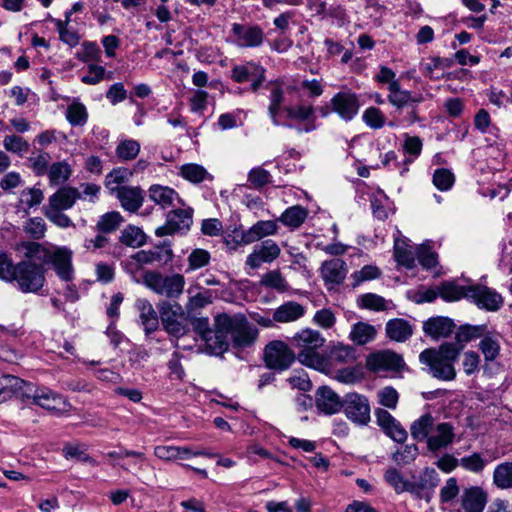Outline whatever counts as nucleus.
Segmentation results:
<instances>
[{"label":"nucleus","mask_w":512,"mask_h":512,"mask_svg":"<svg viewBox=\"0 0 512 512\" xmlns=\"http://www.w3.org/2000/svg\"><path fill=\"white\" fill-rule=\"evenodd\" d=\"M28 392L30 393L26 394L27 401H31L55 416L68 414L72 409V405L65 396L49 387L33 384L32 388L28 389Z\"/></svg>","instance_id":"8"},{"label":"nucleus","mask_w":512,"mask_h":512,"mask_svg":"<svg viewBox=\"0 0 512 512\" xmlns=\"http://www.w3.org/2000/svg\"><path fill=\"white\" fill-rule=\"evenodd\" d=\"M50 186H61L66 183L72 175V168L66 161L54 162L50 165L46 174Z\"/></svg>","instance_id":"40"},{"label":"nucleus","mask_w":512,"mask_h":512,"mask_svg":"<svg viewBox=\"0 0 512 512\" xmlns=\"http://www.w3.org/2000/svg\"><path fill=\"white\" fill-rule=\"evenodd\" d=\"M162 295L168 298H178L184 290L185 278L181 274L165 275Z\"/></svg>","instance_id":"49"},{"label":"nucleus","mask_w":512,"mask_h":512,"mask_svg":"<svg viewBox=\"0 0 512 512\" xmlns=\"http://www.w3.org/2000/svg\"><path fill=\"white\" fill-rule=\"evenodd\" d=\"M375 417L377 425L387 437L397 443H404L407 440V431L387 410L377 408L375 410Z\"/></svg>","instance_id":"22"},{"label":"nucleus","mask_w":512,"mask_h":512,"mask_svg":"<svg viewBox=\"0 0 512 512\" xmlns=\"http://www.w3.org/2000/svg\"><path fill=\"white\" fill-rule=\"evenodd\" d=\"M136 308L139 311V321L146 335L155 332L159 327V319L157 312L152 304L146 299H138Z\"/></svg>","instance_id":"32"},{"label":"nucleus","mask_w":512,"mask_h":512,"mask_svg":"<svg viewBox=\"0 0 512 512\" xmlns=\"http://www.w3.org/2000/svg\"><path fill=\"white\" fill-rule=\"evenodd\" d=\"M62 454L67 460L75 459L79 462L91 464L92 466L98 465L97 461L86 453V448L83 444L67 443L62 449Z\"/></svg>","instance_id":"50"},{"label":"nucleus","mask_w":512,"mask_h":512,"mask_svg":"<svg viewBox=\"0 0 512 512\" xmlns=\"http://www.w3.org/2000/svg\"><path fill=\"white\" fill-rule=\"evenodd\" d=\"M407 241V239H395L394 258L398 264L407 268H413L415 264V256Z\"/></svg>","instance_id":"43"},{"label":"nucleus","mask_w":512,"mask_h":512,"mask_svg":"<svg viewBox=\"0 0 512 512\" xmlns=\"http://www.w3.org/2000/svg\"><path fill=\"white\" fill-rule=\"evenodd\" d=\"M422 148L423 142L420 137L404 134L402 149L406 157L403 160V167L400 170V174L402 176L409 170V165L412 164L420 156Z\"/></svg>","instance_id":"37"},{"label":"nucleus","mask_w":512,"mask_h":512,"mask_svg":"<svg viewBox=\"0 0 512 512\" xmlns=\"http://www.w3.org/2000/svg\"><path fill=\"white\" fill-rule=\"evenodd\" d=\"M47 19L55 25V28L59 34V39L63 43L70 47H76L79 44L80 36L78 32L67 26L66 22H62L61 19L53 18L51 15H48Z\"/></svg>","instance_id":"47"},{"label":"nucleus","mask_w":512,"mask_h":512,"mask_svg":"<svg viewBox=\"0 0 512 512\" xmlns=\"http://www.w3.org/2000/svg\"><path fill=\"white\" fill-rule=\"evenodd\" d=\"M268 99V115L275 126L295 128L299 133L316 129L315 108L312 105H283L284 90L280 85L271 87Z\"/></svg>","instance_id":"2"},{"label":"nucleus","mask_w":512,"mask_h":512,"mask_svg":"<svg viewBox=\"0 0 512 512\" xmlns=\"http://www.w3.org/2000/svg\"><path fill=\"white\" fill-rule=\"evenodd\" d=\"M190 327L214 354L223 353L230 346L249 347L258 334L257 328L243 314H217L214 317V328L210 327L208 317H192L189 319Z\"/></svg>","instance_id":"1"},{"label":"nucleus","mask_w":512,"mask_h":512,"mask_svg":"<svg viewBox=\"0 0 512 512\" xmlns=\"http://www.w3.org/2000/svg\"><path fill=\"white\" fill-rule=\"evenodd\" d=\"M371 209L374 217L381 221L386 220L394 212L393 203L382 192L371 199Z\"/></svg>","instance_id":"44"},{"label":"nucleus","mask_w":512,"mask_h":512,"mask_svg":"<svg viewBox=\"0 0 512 512\" xmlns=\"http://www.w3.org/2000/svg\"><path fill=\"white\" fill-rule=\"evenodd\" d=\"M359 107L358 96L350 90L340 91L330 100V111L346 122L351 121L358 114Z\"/></svg>","instance_id":"18"},{"label":"nucleus","mask_w":512,"mask_h":512,"mask_svg":"<svg viewBox=\"0 0 512 512\" xmlns=\"http://www.w3.org/2000/svg\"><path fill=\"white\" fill-rule=\"evenodd\" d=\"M264 361L268 368L284 371L294 363L295 353L283 341H271L265 347Z\"/></svg>","instance_id":"11"},{"label":"nucleus","mask_w":512,"mask_h":512,"mask_svg":"<svg viewBox=\"0 0 512 512\" xmlns=\"http://www.w3.org/2000/svg\"><path fill=\"white\" fill-rule=\"evenodd\" d=\"M132 175L133 172H130L127 168H115L106 175L105 186L111 194H114L116 190L126 187L123 184L126 183Z\"/></svg>","instance_id":"45"},{"label":"nucleus","mask_w":512,"mask_h":512,"mask_svg":"<svg viewBox=\"0 0 512 512\" xmlns=\"http://www.w3.org/2000/svg\"><path fill=\"white\" fill-rule=\"evenodd\" d=\"M471 285H459L454 282H444L439 286V294L446 301H457L461 298L468 299V290Z\"/></svg>","instance_id":"46"},{"label":"nucleus","mask_w":512,"mask_h":512,"mask_svg":"<svg viewBox=\"0 0 512 512\" xmlns=\"http://www.w3.org/2000/svg\"><path fill=\"white\" fill-rule=\"evenodd\" d=\"M53 251L48 250L39 243H30L26 248V261H32L44 267V264H49Z\"/></svg>","instance_id":"53"},{"label":"nucleus","mask_w":512,"mask_h":512,"mask_svg":"<svg viewBox=\"0 0 512 512\" xmlns=\"http://www.w3.org/2000/svg\"><path fill=\"white\" fill-rule=\"evenodd\" d=\"M120 202L122 208L129 212H136L144 201L143 190L140 187L126 186L116 190L113 194Z\"/></svg>","instance_id":"29"},{"label":"nucleus","mask_w":512,"mask_h":512,"mask_svg":"<svg viewBox=\"0 0 512 512\" xmlns=\"http://www.w3.org/2000/svg\"><path fill=\"white\" fill-rule=\"evenodd\" d=\"M116 156L121 161L134 160L140 152V143L134 139H125L118 143Z\"/></svg>","instance_id":"57"},{"label":"nucleus","mask_w":512,"mask_h":512,"mask_svg":"<svg viewBox=\"0 0 512 512\" xmlns=\"http://www.w3.org/2000/svg\"><path fill=\"white\" fill-rule=\"evenodd\" d=\"M467 295L469 301L487 311H497L503 304V298L499 293L483 285L472 284Z\"/></svg>","instance_id":"19"},{"label":"nucleus","mask_w":512,"mask_h":512,"mask_svg":"<svg viewBox=\"0 0 512 512\" xmlns=\"http://www.w3.org/2000/svg\"><path fill=\"white\" fill-rule=\"evenodd\" d=\"M411 436L418 442L426 441L431 452L450 446L455 438V428L449 422H436L431 414H424L410 427Z\"/></svg>","instance_id":"3"},{"label":"nucleus","mask_w":512,"mask_h":512,"mask_svg":"<svg viewBox=\"0 0 512 512\" xmlns=\"http://www.w3.org/2000/svg\"><path fill=\"white\" fill-rule=\"evenodd\" d=\"M502 336L495 331L484 330L483 335L480 337L478 349L484 356L486 362L495 361L501 351Z\"/></svg>","instance_id":"30"},{"label":"nucleus","mask_w":512,"mask_h":512,"mask_svg":"<svg viewBox=\"0 0 512 512\" xmlns=\"http://www.w3.org/2000/svg\"><path fill=\"white\" fill-rule=\"evenodd\" d=\"M260 283L262 286L274 289L280 293L287 291L288 283L279 270H272L265 273Z\"/></svg>","instance_id":"60"},{"label":"nucleus","mask_w":512,"mask_h":512,"mask_svg":"<svg viewBox=\"0 0 512 512\" xmlns=\"http://www.w3.org/2000/svg\"><path fill=\"white\" fill-rule=\"evenodd\" d=\"M80 198L81 193L76 187H60L48 197L47 203L42 207V213L59 228L74 227V223L64 211L71 209Z\"/></svg>","instance_id":"5"},{"label":"nucleus","mask_w":512,"mask_h":512,"mask_svg":"<svg viewBox=\"0 0 512 512\" xmlns=\"http://www.w3.org/2000/svg\"><path fill=\"white\" fill-rule=\"evenodd\" d=\"M33 383L26 382L23 379L13 375H3L0 378V391L5 399L8 400L13 396L21 398L23 401H27V395L29 388H32Z\"/></svg>","instance_id":"25"},{"label":"nucleus","mask_w":512,"mask_h":512,"mask_svg":"<svg viewBox=\"0 0 512 512\" xmlns=\"http://www.w3.org/2000/svg\"><path fill=\"white\" fill-rule=\"evenodd\" d=\"M324 343L325 338L321 333L309 328L302 329L292 338V345L298 349L299 362L311 368H319L323 365V357L319 349Z\"/></svg>","instance_id":"7"},{"label":"nucleus","mask_w":512,"mask_h":512,"mask_svg":"<svg viewBox=\"0 0 512 512\" xmlns=\"http://www.w3.org/2000/svg\"><path fill=\"white\" fill-rule=\"evenodd\" d=\"M3 146L6 151L23 156L29 150V143L21 136L12 134L8 135L3 140Z\"/></svg>","instance_id":"63"},{"label":"nucleus","mask_w":512,"mask_h":512,"mask_svg":"<svg viewBox=\"0 0 512 512\" xmlns=\"http://www.w3.org/2000/svg\"><path fill=\"white\" fill-rule=\"evenodd\" d=\"M384 479L397 494L409 493L410 480L406 479L398 469L388 468L384 473Z\"/></svg>","instance_id":"54"},{"label":"nucleus","mask_w":512,"mask_h":512,"mask_svg":"<svg viewBox=\"0 0 512 512\" xmlns=\"http://www.w3.org/2000/svg\"><path fill=\"white\" fill-rule=\"evenodd\" d=\"M321 274L325 283L341 284L347 274V265L340 258L325 261L321 266Z\"/></svg>","instance_id":"34"},{"label":"nucleus","mask_w":512,"mask_h":512,"mask_svg":"<svg viewBox=\"0 0 512 512\" xmlns=\"http://www.w3.org/2000/svg\"><path fill=\"white\" fill-rule=\"evenodd\" d=\"M265 68L254 61L235 65L231 69V79L236 83L250 82L252 92H257L265 81Z\"/></svg>","instance_id":"16"},{"label":"nucleus","mask_w":512,"mask_h":512,"mask_svg":"<svg viewBox=\"0 0 512 512\" xmlns=\"http://www.w3.org/2000/svg\"><path fill=\"white\" fill-rule=\"evenodd\" d=\"M247 230L246 241L252 243L262 239L263 237L275 235L278 230L277 221L261 220L256 222Z\"/></svg>","instance_id":"39"},{"label":"nucleus","mask_w":512,"mask_h":512,"mask_svg":"<svg viewBox=\"0 0 512 512\" xmlns=\"http://www.w3.org/2000/svg\"><path fill=\"white\" fill-rule=\"evenodd\" d=\"M388 91L387 99L395 107V114L401 116L402 123L410 126L421 121L417 106L424 101L422 93L401 89L400 83H393L391 87H388Z\"/></svg>","instance_id":"6"},{"label":"nucleus","mask_w":512,"mask_h":512,"mask_svg":"<svg viewBox=\"0 0 512 512\" xmlns=\"http://www.w3.org/2000/svg\"><path fill=\"white\" fill-rule=\"evenodd\" d=\"M404 366L403 357L392 350L376 351L366 358V368L376 374L398 372Z\"/></svg>","instance_id":"13"},{"label":"nucleus","mask_w":512,"mask_h":512,"mask_svg":"<svg viewBox=\"0 0 512 512\" xmlns=\"http://www.w3.org/2000/svg\"><path fill=\"white\" fill-rule=\"evenodd\" d=\"M44 199V193L40 188L30 187L25 188L21 191L19 197V207L25 212H28L31 208L38 207Z\"/></svg>","instance_id":"48"},{"label":"nucleus","mask_w":512,"mask_h":512,"mask_svg":"<svg viewBox=\"0 0 512 512\" xmlns=\"http://www.w3.org/2000/svg\"><path fill=\"white\" fill-rule=\"evenodd\" d=\"M214 299V292L210 289H200L196 294L189 297L186 304L188 314L202 309L211 304Z\"/></svg>","instance_id":"56"},{"label":"nucleus","mask_w":512,"mask_h":512,"mask_svg":"<svg viewBox=\"0 0 512 512\" xmlns=\"http://www.w3.org/2000/svg\"><path fill=\"white\" fill-rule=\"evenodd\" d=\"M342 409L346 417L358 425H366L370 421V404L364 395L355 392L346 394Z\"/></svg>","instance_id":"15"},{"label":"nucleus","mask_w":512,"mask_h":512,"mask_svg":"<svg viewBox=\"0 0 512 512\" xmlns=\"http://www.w3.org/2000/svg\"><path fill=\"white\" fill-rule=\"evenodd\" d=\"M123 222V217L117 211L105 213L97 222V230L100 233H111L118 229Z\"/></svg>","instance_id":"61"},{"label":"nucleus","mask_w":512,"mask_h":512,"mask_svg":"<svg viewBox=\"0 0 512 512\" xmlns=\"http://www.w3.org/2000/svg\"><path fill=\"white\" fill-rule=\"evenodd\" d=\"M452 64V59L435 56L430 58L428 62L422 64L421 71L430 79H439V76L434 75V71L438 69L449 68L452 66Z\"/></svg>","instance_id":"62"},{"label":"nucleus","mask_w":512,"mask_h":512,"mask_svg":"<svg viewBox=\"0 0 512 512\" xmlns=\"http://www.w3.org/2000/svg\"><path fill=\"white\" fill-rule=\"evenodd\" d=\"M305 307L296 301H287L275 309L273 313L274 322L289 323L303 317Z\"/></svg>","instance_id":"36"},{"label":"nucleus","mask_w":512,"mask_h":512,"mask_svg":"<svg viewBox=\"0 0 512 512\" xmlns=\"http://www.w3.org/2000/svg\"><path fill=\"white\" fill-rule=\"evenodd\" d=\"M308 210L301 205H294L284 210L277 221L281 222L290 230L298 229L306 220Z\"/></svg>","instance_id":"38"},{"label":"nucleus","mask_w":512,"mask_h":512,"mask_svg":"<svg viewBox=\"0 0 512 512\" xmlns=\"http://www.w3.org/2000/svg\"><path fill=\"white\" fill-rule=\"evenodd\" d=\"M455 181L454 174L446 168H438L433 173V184L441 191H448Z\"/></svg>","instance_id":"64"},{"label":"nucleus","mask_w":512,"mask_h":512,"mask_svg":"<svg viewBox=\"0 0 512 512\" xmlns=\"http://www.w3.org/2000/svg\"><path fill=\"white\" fill-rule=\"evenodd\" d=\"M66 119L72 126H84L88 120V112L84 104L75 99L66 110Z\"/></svg>","instance_id":"51"},{"label":"nucleus","mask_w":512,"mask_h":512,"mask_svg":"<svg viewBox=\"0 0 512 512\" xmlns=\"http://www.w3.org/2000/svg\"><path fill=\"white\" fill-rule=\"evenodd\" d=\"M461 510L458 512H483L488 501L486 491L479 486L464 488L460 494Z\"/></svg>","instance_id":"23"},{"label":"nucleus","mask_w":512,"mask_h":512,"mask_svg":"<svg viewBox=\"0 0 512 512\" xmlns=\"http://www.w3.org/2000/svg\"><path fill=\"white\" fill-rule=\"evenodd\" d=\"M192 224V216L189 211L175 207L167 215L164 225L155 230L158 237L172 235L177 232L187 231Z\"/></svg>","instance_id":"21"},{"label":"nucleus","mask_w":512,"mask_h":512,"mask_svg":"<svg viewBox=\"0 0 512 512\" xmlns=\"http://www.w3.org/2000/svg\"><path fill=\"white\" fill-rule=\"evenodd\" d=\"M377 331L375 327L369 323L357 322L352 326L349 338L357 345H365L373 341Z\"/></svg>","instance_id":"42"},{"label":"nucleus","mask_w":512,"mask_h":512,"mask_svg":"<svg viewBox=\"0 0 512 512\" xmlns=\"http://www.w3.org/2000/svg\"><path fill=\"white\" fill-rule=\"evenodd\" d=\"M22 335V332L15 325L8 327L0 325V359L13 363L17 361L18 354L12 347L13 342Z\"/></svg>","instance_id":"24"},{"label":"nucleus","mask_w":512,"mask_h":512,"mask_svg":"<svg viewBox=\"0 0 512 512\" xmlns=\"http://www.w3.org/2000/svg\"><path fill=\"white\" fill-rule=\"evenodd\" d=\"M50 263L60 279L67 282L73 279L72 252L69 249L62 247L54 250Z\"/></svg>","instance_id":"26"},{"label":"nucleus","mask_w":512,"mask_h":512,"mask_svg":"<svg viewBox=\"0 0 512 512\" xmlns=\"http://www.w3.org/2000/svg\"><path fill=\"white\" fill-rule=\"evenodd\" d=\"M316 407L317 409L326 414L332 415L342 409L343 400L329 387L322 386L316 391Z\"/></svg>","instance_id":"27"},{"label":"nucleus","mask_w":512,"mask_h":512,"mask_svg":"<svg viewBox=\"0 0 512 512\" xmlns=\"http://www.w3.org/2000/svg\"><path fill=\"white\" fill-rule=\"evenodd\" d=\"M160 317L166 332L176 338H181L190 332L189 319L184 316L180 305L174 307L165 304L160 309Z\"/></svg>","instance_id":"12"},{"label":"nucleus","mask_w":512,"mask_h":512,"mask_svg":"<svg viewBox=\"0 0 512 512\" xmlns=\"http://www.w3.org/2000/svg\"><path fill=\"white\" fill-rule=\"evenodd\" d=\"M484 330H486V325H462L455 334V341L450 343L461 348L462 351L466 343L473 339L480 338Z\"/></svg>","instance_id":"41"},{"label":"nucleus","mask_w":512,"mask_h":512,"mask_svg":"<svg viewBox=\"0 0 512 512\" xmlns=\"http://www.w3.org/2000/svg\"><path fill=\"white\" fill-rule=\"evenodd\" d=\"M120 242L126 246L137 248L146 243V235L139 227L128 225L121 232Z\"/></svg>","instance_id":"52"},{"label":"nucleus","mask_w":512,"mask_h":512,"mask_svg":"<svg viewBox=\"0 0 512 512\" xmlns=\"http://www.w3.org/2000/svg\"><path fill=\"white\" fill-rule=\"evenodd\" d=\"M413 325L406 319H390L385 326L386 336L395 342L403 343L413 334Z\"/></svg>","instance_id":"33"},{"label":"nucleus","mask_w":512,"mask_h":512,"mask_svg":"<svg viewBox=\"0 0 512 512\" xmlns=\"http://www.w3.org/2000/svg\"><path fill=\"white\" fill-rule=\"evenodd\" d=\"M149 198L162 209H174L181 202L178 193L174 189L158 184L150 186Z\"/></svg>","instance_id":"28"},{"label":"nucleus","mask_w":512,"mask_h":512,"mask_svg":"<svg viewBox=\"0 0 512 512\" xmlns=\"http://www.w3.org/2000/svg\"><path fill=\"white\" fill-rule=\"evenodd\" d=\"M454 328L455 324L452 319L441 316L430 318L423 324L425 334L434 339L448 337Z\"/></svg>","instance_id":"31"},{"label":"nucleus","mask_w":512,"mask_h":512,"mask_svg":"<svg viewBox=\"0 0 512 512\" xmlns=\"http://www.w3.org/2000/svg\"><path fill=\"white\" fill-rule=\"evenodd\" d=\"M13 282L23 293H38L45 283V269L32 261H21L16 264Z\"/></svg>","instance_id":"9"},{"label":"nucleus","mask_w":512,"mask_h":512,"mask_svg":"<svg viewBox=\"0 0 512 512\" xmlns=\"http://www.w3.org/2000/svg\"><path fill=\"white\" fill-rule=\"evenodd\" d=\"M358 305L362 309L385 311L389 307V301L378 294L366 293L360 296Z\"/></svg>","instance_id":"58"},{"label":"nucleus","mask_w":512,"mask_h":512,"mask_svg":"<svg viewBox=\"0 0 512 512\" xmlns=\"http://www.w3.org/2000/svg\"><path fill=\"white\" fill-rule=\"evenodd\" d=\"M128 272H130L133 276L134 281L137 283H142L148 289L152 290L156 294L162 295L163 292V281L165 275L158 271H142L136 270L133 268H128Z\"/></svg>","instance_id":"35"},{"label":"nucleus","mask_w":512,"mask_h":512,"mask_svg":"<svg viewBox=\"0 0 512 512\" xmlns=\"http://www.w3.org/2000/svg\"><path fill=\"white\" fill-rule=\"evenodd\" d=\"M493 483L501 489L512 488V462H503L495 467Z\"/></svg>","instance_id":"55"},{"label":"nucleus","mask_w":512,"mask_h":512,"mask_svg":"<svg viewBox=\"0 0 512 512\" xmlns=\"http://www.w3.org/2000/svg\"><path fill=\"white\" fill-rule=\"evenodd\" d=\"M180 175L192 183H201L209 177V173L203 166L194 163L182 165Z\"/></svg>","instance_id":"59"},{"label":"nucleus","mask_w":512,"mask_h":512,"mask_svg":"<svg viewBox=\"0 0 512 512\" xmlns=\"http://www.w3.org/2000/svg\"><path fill=\"white\" fill-rule=\"evenodd\" d=\"M440 482L439 474L434 468H425L418 480L410 481L409 493L417 500H425L429 503L435 488Z\"/></svg>","instance_id":"17"},{"label":"nucleus","mask_w":512,"mask_h":512,"mask_svg":"<svg viewBox=\"0 0 512 512\" xmlns=\"http://www.w3.org/2000/svg\"><path fill=\"white\" fill-rule=\"evenodd\" d=\"M231 34L232 42L239 48H258L265 40L263 29L256 24L233 23Z\"/></svg>","instance_id":"14"},{"label":"nucleus","mask_w":512,"mask_h":512,"mask_svg":"<svg viewBox=\"0 0 512 512\" xmlns=\"http://www.w3.org/2000/svg\"><path fill=\"white\" fill-rule=\"evenodd\" d=\"M174 258L172 244L169 240L165 239L153 245L147 250L137 251L132 259L134 263L127 264L128 268L142 270V265H157L163 267L168 265Z\"/></svg>","instance_id":"10"},{"label":"nucleus","mask_w":512,"mask_h":512,"mask_svg":"<svg viewBox=\"0 0 512 512\" xmlns=\"http://www.w3.org/2000/svg\"><path fill=\"white\" fill-rule=\"evenodd\" d=\"M280 252L281 249L274 240H264L253 247L252 252L246 258V265L257 269L264 263H272L279 257Z\"/></svg>","instance_id":"20"},{"label":"nucleus","mask_w":512,"mask_h":512,"mask_svg":"<svg viewBox=\"0 0 512 512\" xmlns=\"http://www.w3.org/2000/svg\"><path fill=\"white\" fill-rule=\"evenodd\" d=\"M461 353V348L444 342L438 348H428L419 355V361L426 366V371L440 381H452L456 378L455 362Z\"/></svg>","instance_id":"4"}]
</instances>
